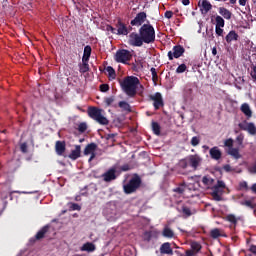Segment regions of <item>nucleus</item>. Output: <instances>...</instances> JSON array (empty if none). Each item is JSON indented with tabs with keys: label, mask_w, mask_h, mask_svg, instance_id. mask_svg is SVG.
<instances>
[{
	"label": "nucleus",
	"mask_w": 256,
	"mask_h": 256,
	"mask_svg": "<svg viewBox=\"0 0 256 256\" xmlns=\"http://www.w3.org/2000/svg\"><path fill=\"white\" fill-rule=\"evenodd\" d=\"M120 87L128 97H135V95H137V89H139V87L143 89L141 81L137 76L125 77L122 81H120Z\"/></svg>",
	"instance_id": "f257e3e1"
},
{
	"label": "nucleus",
	"mask_w": 256,
	"mask_h": 256,
	"mask_svg": "<svg viewBox=\"0 0 256 256\" xmlns=\"http://www.w3.org/2000/svg\"><path fill=\"white\" fill-rule=\"evenodd\" d=\"M140 37H142V41L146 45H151V43H155V28L151 24H143L139 30Z\"/></svg>",
	"instance_id": "f03ea898"
},
{
	"label": "nucleus",
	"mask_w": 256,
	"mask_h": 256,
	"mask_svg": "<svg viewBox=\"0 0 256 256\" xmlns=\"http://www.w3.org/2000/svg\"><path fill=\"white\" fill-rule=\"evenodd\" d=\"M142 183L143 180L141 179V176H139V174H134L131 179L123 185V191L126 195L136 193Z\"/></svg>",
	"instance_id": "7ed1b4c3"
},
{
	"label": "nucleus",
	"mask_w": 256,
	"mask_h": 256,
	"mask_svg": "<svg viewBox=\"0 0 256 256\" xmlns=\"http://www.w3.org/2000/svg\"><path fill=\"white\" fill-rule=\"evenodd\" d=\"M88 116L96 121V123H99V125H107L109 123V119L103 115V109L90 107L88 109Z\"/></svg>",
	"instance_id": "20e7f679"
},
{
	"label": "nucleus",
	"mask_w": 256,
	"mask_h": 256,
	"mask_svg": "<svg viewBox=\"0 0 256 256\" xmlns=\"http://www.w3.org/2000/svg\"><path fill=\"white\" fill-rule=\"evenodd\" d=\"M143 38L141 37V34L138 32H132L128 36V45L131 47H143Z\"/></svg>",
	"instance_id": "39448f33"
},
{
	"label": "nucleus",
	"mask_w": 256,
	"mask_h": 256,
	"mask_svg": "<svg viewBox=\"0 0 256 256\" xmlns=\"http://www.w3.org/2000/svg\"><path fill=\"white\" fill-rule=\"evenodd\" d=\"M149 99L150 101H153L155 111H159L161 107H165V102L163 101V95H161V92L149 95Z\"/></svg>",
	"instance_id": "423d86ee"
},
{
	"label": "nucleus",
	"mask_w": 256,
	"mask_h": 256,
	"mask_svg": "<svg viewBox=\"0 0 256 256\" xmlns=\"http://www.w3.org/2000/svg\"><path fill=\"white\" fill-rule=\"evenodd\" d=\"M131 52L126 49L118 50L115 55V61L117 63H127V61H131Z\"/></svg>",
	"instance_id": "0eeeda50"
},
{
	"label": "nucleus",
	"mask_w": 256,
	"mask_h": 256,
	"mask_svg": "<svg viewBox=\"0 0 256 256\" xmlns=\"http://www.w3.org/2000/svg\"><path fill=\"white\" fill-rule=\"evenodd\" d=\"M185 53V48L181 45H175L172 51L168 52L169 61H173V59H179V57H183Z\"/></svg>",
	"instance_id": "6e6552de"
},
{
	"label": "nucleus",
	"mask_w": 256,
	"mask_h": 256,
	"mask_svg": "<svg viewBox=\"0 0 256 256\" xmlns=\"http://www.w3.org/2000/svg\"><path fill=\"white\" fill-rule=\"evenodd\" d=\"M147 21V13L139 12L133 20L130 21L132 27H143V23Z\"/></svg>",
	"instance_id": "1a4fd4ad"
},
{
	"label": "nucleus",
	"mask_w": 256,
	"mask_h": 256,
	"mask_svg": "<svg viewBox=\"0 0 256 256\" xmlns=\"http://www.w3.org/2000/svg\"><path fill=\"white\" fill-rule=\"evenodd\" d=\"M238 127L242 131H247L250 135H256V127L253 122L244 121L242 123H239Z\"/></svg>",
	"instance_id": "9d476101"
},
{
	"label": "nucleus",
	"mask_w": 256,
	"mask_h": 256,
	"mask_svg": "<svg viewBox=\"0 0 256 256\" xmlns=\"http://www.w3.org/2000/svg\"><path fill=\"white\" fill-rule=\"evenodd\" d=\"M115 173H117V167L113 166L108 171H106L102 175V177H103L104 181H106V183H109V182L115 181V179H117V175Z\"/></svg>",
	"instance_id": "9b49d317"
},
{
	"label": "nucleus",
	"mask_w": 256,
	"mask_h": 256,
	"mask_svg": "<svg viewBox=\"0 0 256 256\" xmlns=\"http://www.w3.org/2000/svg\"><path fill=\"white\" fill-rule=\"evenodd\" d=\"M201 161H203V158L201 156L195 154L190 155L188 158V165L192 167V169L196 170L199 165H201Z\"/></svg>",
	"instance_id": "f8f14e48"
},
{
	"label": "nucleus",
	"mask_w": 256,
	"mask_h": 256,
	"mask_svg": "<svg viewBox=\"0 0 256 256\" xmlns=\"http://www.w3.org/2000/svg\"><path fill=\"white\" fill-rule=\"evenodd\" d=\"M116 35H129V28L119 19L116 23Z\"/></svg>",
	"instance_id": "ddd939ff"
},
{
	"label": "nucleus",
	"mask_w": 256,
	"mask_h": 256,
	"mask_svg": "<svg viewBox=\"0 0 256 256\" xmlns=\"http://www.w3.org/2000/svg\"><path fill=\"white\" fill-rule=\"evenodd\" d=\"M200 11L202 15H207L208 12L213 9V5H211V2L209 0H202V2H199Z\"/></svg>",
	"instance_id": "4468645a"
},
{
	"label": "nucleus",
	"mask_w": 256,
	"mask_h": 256,
	"mask_svg": "<svg viewBox=\"0 0 256 256\" xmlns=\"http://www.w3.org/2000/svg\"><path fill=\"white\" fill-rule=\"evenodd\" d=\"M209 155H210L211 159H213L214 161H219V159H221V157H223V153L217 146H214L209 150Z\"/></svg>",
	"instance_id": "2eb2a0df"
},
{
	"label": "nucleus",
	"mask_w": 256,
	"mask_h": 256,
	"mask_svg": "<svg viewBox=\"0 0 256 256\" xmlns=\"http://www.w3.org/2000/svg\"><path fill=\"white\" fill-rule=\"evenodd\" d=\"M51 226L49 225H45L44 227H42L35 235V239L36 241H41V239L45 238V235H47V233H49V229Z\"/></svg>",
	"instance_id": "dca6fc26"
},
{
	"label": "nucleus",
	"mask_w": 256,
	"mask_h": 256,
	"mask_svg": "<svg viewBox=\"0 0 256 256\" xmlns=\"http://www.w3.org/2000/svg\"><path fill=\"white\" fill-rule=\"evenodd\" d=\"M161 255H173V249L171 248V243L165 242L160 247Z\"/></svg>",
	"instance_id": "f3484780"
},
{
	"label": "nucleus",
	"mask_w": 256,
	"mask_h": 256,
	"mask_svg": "<svg viewBox=\"0 0 256 256\" xmlns=\"http://www.w3.org/2000/svg\"><path fill=\"white\" fill-rule=\"evenodd\" d=\"M67 147H66V144H65V141H56V144H55V151L57 153V155H63V153H65Z\"/></svg>",
	"instance_id": "a211bd4d"
},
{
	"label": "nucleus",
	"mask_w": 256,
	"mask_h": 256,
	"mask_svg": "<svg viewBox=\"0 0 256 256\" xmlns=\"http://www.w3.org/2000/svg\"><path fill=\"white\" fill-rule=\"evenodd\" d=\"M68 157L72 159V161H77V159L81 157V145H76L75 149L71 151Z\"/></svg>",
	"instance_id": "6ab92c4d"
},
{
	"label": "nucleus",
	"mask_w": 256,
	"mask_h": 256,
	"mask_svg": "<svg viewBox=\"0 0 256 256\" xmlns=\"http://www.w3.org/2000/svg\"><path fill=\"white\" fill-rule=\"evenodd\" d=\"M96 246L93 244V242H86L85 244L82 245L80 248V251H86L87 253H93L95 251Z\"/></svg>",
	"instance_id": "aec40b11"
},
{
	"label": "nucleus",
	"mask_w": 256,
	"mask_h": 256,
	"mask_svg": "<svg viewBox=\"0 0 256 256\" xmlns=\"http://www.w3.org/2000/svg\"><path fill=\"white\" fill-rule=\"evenodd\" d=\"M240 111L248 118L253 117V111H251V107L247 103L241 105Z\"/></svg>",
	"instance_id": "412c9836"
},
{
	"label": "nucleus",
	"mask_w": 256,
	"mask_h": 256,
	"mask_svg": "<svg viewBox=\"0 0 256 256\" xmlns=\"http://www.w3.org/2000/svg\"><path fill=\"white\" fill-rule=\"evenodd\" d=\"M240 205H242L243 207H248L249 209H255V197H252L249 200L241 201Z\"/></svg>",
	"instance_id": "4be33fe9"
},
{
	"label": "nucleus",
	"mask_w": 256,
	"mask_h": 256,
	"mask_svg": "<svg viewBox=\"0 0 256 256\" xmlns=\"http://www.w3.org/2000/svg\"><path fill=\"white\" fill-rule=\"evenodd\" d=\"M95 151H97V144L90 143L86 145L84 149V155H91V153H95Z\"/></svg>",
	"instance_id": "5701e85b"
},
{
	"label": "nucleus",
	"mask_w": 256,
	"mask_h": 256,
	"mask_svg": "<svg viewBox=\"0 0 256 256\" xmlns=\"http://www.w3.org/2000/svg\"><path fill=\"white\" fill-rule=\"evenodd\" d=\"M239 39V34H237V32H235L234 30L230 31L227 35L225 40L228 43H231L232 41H238Z\"/></svg>",
	"instance_id": "b1692460"
},
{
	"label": "nucleus",
	"mask_w": 256,
	"mask_h": 256,
	"mask_svg": "<svg viewBox=\"0 0 256 256\" xmlns=\"http://www.w3.org/2000/svg\"><path fill=\"white\" fill-rule=\"evenodd\" d=\"M91 51H93V50L90 45H87L84 47L82 61H89V59L91 57Z\"/></svg>",
	"instance_id": "393cba45"
},
{
	"label": "nucleus",
	"mask_w": 256,
	"mask_h": 256,
	"mask_svg": "<svg viewBox=\"0 0 256 256\" xmlns=\"http://www.w3.org/2000/svg\"><path fill=\"white\" fill-rule=\"evenodd\" d=\"M219 13H220V15H222V17H224V19H231V17H232V13H231V11H229L227 8H224V7H220L219 8Z\"/></svg>",
	"instance_id": "a878e982"
},
{
	"label": "nucleus",
	"mask_w": 256,
	"mask_h": 256,
	"mask_svg": "<svg viewBox=\"0 0 256 256\" xmlns=\"http://www.w3.org/2000/svg\"><path fill=\"white\" fill-rule=\"evenodd\" d=\"M228 155H231V157H233L234 159H241L239 148H229Z\"/></svg>",
	"instance_id": "bb28decb"
},
{
	"label": "nucleus",
	"mask_w": 256,
	"mask_h": 256,
	"mask_svg": "<svg viewBox=\"0 0 256 256\" xmlns=\"http://www.w3.org/2000/svg\"><path fill=\"white\" fill-rule=\"evenodd\" d=\"M202 183L205 187H212L213 183H215V179L211 178L210 176H204L202 178Z\"/></svg>",
	"instance_id": "cd10ccee"
},
{
	"label": "nucleus",
	"mask_w": 256,
	"mask_h": 256,
	"mask_svg": "<svg viewBox=\"0 0 256 256\" xmlns=\"http://www.w3.org/2000/svg\"><path fill=\"white\" fill-rule=\"evenodd\" d=\"M118 107L122 109V111H126L127 113H131V105L125 101H120L118 103Z\"/></svg>",
	"instance_id": "c85d7f7f"
},
{
	"label": "nucleus",
	"mask_w": 256,
	"mask_h": 256,
	"mask_svg": "<svg viewBox=\"0 0 256 256\" xmlns=\"http://www.w3.org/2000/svg\"><path fill=\"white\" fill-rule=\"evenodd\" d=\"M162 235L163 237H167L168 239H173V237H175V233L173 232V230L168 227L164 228Z\"/></svg>",
	"instance_id": "c756f323"
},
{
	"label": "nucleus",
	"mask_w": 256,
	"mask_h": 256,
	"mask_svg": "<svg viewBox=\"0 0 256 256\" xmlns=\"http://www.w3.org/2000/svg\"><path fill=\"white\" fill-rule=\"evenodd\" d=\"M225 187V182H223L222 180H218L217 184L212 187V191H222L223 189H225Z\"/></svg>",
	"instance_id": "7c9ffc66"
},
{
	"label": "nucleus",
	"mask_w": 256,
	"mask_h": 256,
	"mask_svg": "<svg viewBox=\"0 0 256 256\" xmlns=\"http://www.w3.org/2000/svg\"><path fill=\"white\" fill-rule=\"evenodd\" d=\"M152 131L154 135H161V125L157 122H152Z\"/></svg>",
	"instance_id": "2f4dec72"
},
{
	"label": "nucleus",
	"mask_w": 256,
	"mask_h": 256,
	"mask_svg": "<svg viewBox=\"0 0 256 256\" xmlns=\"http://www.w3.org/2000/svg\"><path fill=\"white\" fill-rule=\"evenodd\" d=\"M210 237L212 239H219V237H221V230H219V228L212 229L210 231Z\"/></svg>",
	"instance_id": "473e14b6"
},
{
	"label": "nucleus",
	"mask_w": 256,
	"mask_h": 256,
	"mask_svg": "<svg viewBox=\"0 0 256 256\" xmlns=\"http://www.w3.org/2000/svg\"><path fill=\"white\" fill-rule=\"evenodd\" d=\"M106 71L110 79H115L117 77L115 69L112 66L106 67Z\"/></svg>",
	"instance_id": "72a5a7b5"
},
{
	"label": "nucleus",
	"mask_w": 256,
	"mask_h": 256,
	"mask_svg": "<svg viewBox=\"0 0 256 256\" xmlns=\"http://www.w3.org/2000/svg\"><path fill=\"white\" fill-rule=\"evenodd\" d=\"M79 71L80 73H87V71H89V61H83Z\"/></svg>",
	"instance_id": "f704fd0d"
},
{
	"label": "nucleus",
	"mask_w": 256,
	"mask_h": 256,
	"mask_svg": "<svg viewBox=\"0 0 256 256\" xmlns=\"http://www.w3.org/2000/svg\"><path fill=\"white\" fill-rule=\"evenodd\" d=\"M216 27H225V20L221 16H216Z\"/></svg>",
	"instance_id": "c9c22d12"
},
{
	"label": "nucleus",
	"mask_w": 256,
	"mask_h": 256,
	"mask_svg": "<svg viewBox=\"0 0 256 256\" xmlns=\"http://www.w3.org/2000/svg\"><path fill=\"white\" fill-rule=\"evenodd\" d=\"M191 249H192V251H196V253H199V251L202 249L201 243L192 242L191 243Z\"/></svg>",
	"instance_id": "e433bc0d"
},
{
	"label": "nucleus",
	"mask_w": 256,
	"mask_h": 256,
	"mask_svg": "<svg viewBox=\"0 0 256 256\" xmlns=\"http://www.w3.org/2000/svg\"><path fill=\"white\" fill-rule=\"evenodd\" d=\"M174 253L178 256H195V252H193V250H186L185 255L181 254L179 250L174 251Z\"/></svg>",
	"instance_id": "4c0bfd02"
},
{
	"label": "nucleus",
	"mask_w": 256,
	"mask_h": 256,
	"mask_svg": "<svg viewBox=\"0 0 256 256\" xmlns=\"http://www.w3.org/2000/svg\"><path fill=\"white\" fill-rule=\"evenodd\" d=\"M226 221H229V223H232V225H237V217H235L233 214L227 215Z\"/></svg>",
	"instance_id": "58836bf2"
},
{
	"label": "nucleus",
	"mask_w": 256,
	"mask_h": 256,
	"mask_svg": "<svg viewBox=\"0 0 256 256\" xmlns=\"http://www.w3.org/2000/svg\"><path fill=\"white\" fill-rule=\"evenodd\" d=\"M212 197L214 199V201H222L223 198L219 195V193H221V191L219 190H212Z\"/></svg>",
	"instance_id": "ea45409f"
},
{
	"label": "nucleus",
	"mask_w": 256,
	"mask_h": 256,
	"mask_svg": "<svg viewBox=\"0 0 256 256\" xmlns=\"http://www.w3.org/2000/svg\"><path fill=\"white\" fill-rule=\"evenodd\" d=\"M143 239H144V241H147V243H149V241H151V239H153V232H151V231L144 232Z\"/></svg>",
	"instance_id": "a19ab883"
},
{
	"label": "nucleus",
	"mask_w": 256,
	"mask_h": 256,
	"mask_svg": "<svg viewBox=\"0 0 256 256\" xmlns=\"http://www.w3.org/2000/svg\"><path fill=\"white\" fill-rule=\"evenodd\" d=\"M77 131H79V133H85V131H87V123L81 122L78 124Z\"/></svg>",
	"instance_id": "79ce46f5"
},
{
	"label": "nucleus",
	"mask_w": 256,
	"mask_h": 256,
	"mask_svg": "<svg viewBox=\"0 0 256 256\" xmlns=\"http://www.w3.org/2000/svg\"><path fill=\"white\" fill-rule=\"evenodd\" d=\"M182 213L186 217H191L193 215V213H191V209L187 206H182Z\"/></svg>",
	"instance_id": "37998d69"
},
{
	"label": "nucleus",
	"mask_w": 256,
	"mask_h": 256,
	"mask_svg": "<svg viewBox=\"0 0 256 256\" xmlns=\"http://www.w3.org/2000/svg\"><path fill=\"white\" fill-rule=\"evenodd\" d=\"M114 101H115V96H111V97L105 98L104 103L105 105H107V107H109L113 105Z\"/></svg>",
	"instance_id": "c03bdc74"
},
{
	"label": "nucleus",
	"mask_w": 256,
	"mask_h": 256,
	"mask_svg": "<svg viewBox=\"0 0 256 256\" xmlns=\"http://www.w3.org/2000/svg\"><path fill=\"white\" fill-rule=\"evenodd\" d=\"M199 143H201V140L199 139V137L194 136L191 139V145L192 147H197V145H199Z\"/></svg>",
	"instance_id": "a18cd8bd"
},
{
	"label": "nucleus",
	"mask_w": 256,
	"mask_h": 256,
	"mask_svg": "<svg viewBox=\"0 0 256 256\" xmlns=\"http://www.w3.org/2000/svg\"><path fill=\"white\" fill-rule=\"evenodd\" d=\"M251 72L250 75L252 77V79H254L256 81V64H252L250 66Z\"/></svg>",
	"instance_id": "49530a36"
},
{
	"label": "nucleus",
	"mask_w": 256,
	"mask_h": 256,
	"mask_svg": "<svg viewBox=\"0 0 256 256\" xmlns=\"http://www.w3.org/2000/svg\"><path fill=\"white\" fill-rule=\"evenodd\" d=\"M187 71V65L181 64L177 67L176 73H185Z\"/></svg>",
	"instance_id": "de8ad7c7"
},
{
	"label": "nucleus",
	"mask_w": 256,
	"mask_h": 256,
	"mask_svg": "<svg viewBox=\"0 0 256 256\" xmlns=\"http://www.w3.org/2000/svg\"><path fill=\"white\" fill-rule=\"evenodd\" d=\"M150 72H151L153 81H157V79H159V76L157 75V69L152 67L150 69Z\"/></svg>",
	"instance_id": "09e8293b"
},
{
	"label": "nucleus",
	"mask_w": 256,
	"mask_h": 256,
	"mask_svg": "<svg viewBox=\"0 0 256 256\" xmlns=\"http://www.w3.org/2000/svg\"><path fill=\"white\" fill-rule=\"evenodd\" d=\"M224 145L225 147H229V149L233 148V138L226 139Z\"/></svg>",
	"instance_id": "8fccbe9b"
},
{
	"label": "nucleus",
	"mask_w": 256,
	"mask_h": 256,
	"mask_svg": "<svg viewBox=\"0 0 256 256\" xmlns=\"http://www.w3.org/2000/svg\"><path fill=\"white\" fill-rule=\"evenodd\" d=\"M215 32L218 37H223V27L215 26Z\"/></svg>",
	"instance_id": "3c124183"
},
{
	"label": "nucleus",
	"mask_w": 256,
	"mask_h": 256,
	"mask_svg": "<svg viewBox=\"0 0 256 256\" xmlns=\"http://www.w3.org/2000/svg\"><path fill=\"white\" fill-rule=\"evenodd\" d=\"M100 91L102 93H107V91H109V84H101L100 85Z\"/></svg>",
	"instance_id": "603ef678"
},
{
	"label": "nucleus",
	"mask_w": 256,
	"mask_h": 256,
	"mask_svg": "<svg viewBox=\"0 0 256 256\" xmlns=\"http://www.w3.org/2000/svg\"><path fill=\"white\" fill-rule=\"evenodd\" d=\"M179 165L182 169H187V167L189 166V162H187V160L183 159V160H180Z\"/></svg>",
	"instance_id": "864d4df0"
},
{
	"label": "nucleus",
	"mask_w": 256,
	"mask_h": 256,
	"mask_svg": "<svg viewBox=\"0 0 256 256\" xmlns=\"http://www.w3.org/2000/svg\"><path fill=\"white\" fill-rule=\"evenodd\" d=\"M174 193H178L179 195H183L185 193V188L183 187H176L173 189Z\"/></svg>",
	"instance_id": "5fc2aeb1"
},
{
	"label": "nucleus",
	"mask_w": 256,
	"mask_h": 256,
	"mask_svg": "<svg viewBox=\"0 0 256 256\" xmlns=\"http://www.w3.org/2000/svg\"><path fill=\"white\" fill-rule=\"evenodd\" d=\"M71 209H72V211H81V207L77 203H72Z\"/></svg>",
	"instance_id": "6e6d98bb"
},
{
	"label": "nucleus",
	"mask_w": 256,
	"mask_h": 256,
	"mask_svg": "<svg viewBox=\"0 0 256 256\" xmlns=\"http://www.w3.org/2000/svg\"><path fill=\"white\" fill-rule=\"evenodd\" d=\"M207 36L210 39V41H213L215 39V36L213 35V28L207 31Z\"/></svg>",
	"instance_id": "4d7b16f0"
},
{
	"label": "nucleus",
	"mask_w": 256,
	"mask_h": 256,
	"mask_svg": "<svg viewBox=\"0 0 256 256\" xmlns=\"http://www.w3.org/2000/svg\"><path fill=\"white\" fill-rule=\"evenodd\" d=\"M164 17H165L166 19H172V17H173V11H170V10L166 11V12L164 13Z\"/></svg>",
	"instance_id": "13d9d810"
},
{
	"label": "nucleus",
	"mask_w": 256,
	"mask_h": 256,
	"mask_svg": "<svg viewBox=\"0 0 256 256\" xmlns=\"http://www.w3.org/2000/svg\"><path fill=\"white\" fill-rule=\"evenodd\" d=\"M20 151H21L22 153H27V143H22V144L20 145Z\"/></svg>",
	"instance_id": "bf43d9fd"
},
{
	"label": "nucleus",
	"mask_w": 256,
	"mask_h": 256,
	"mask_svg": "<svg viewBox=\"0 0 256 256\" xmlns=\"http://www.w3.org/2000/svg\"><path fill=\"white\" fill-rule=\"evenodd\" d=\"M121 171H130L131 170V166H129V164H124L123 166H121Z\"/></svg>",
	"instance_id": "052dcab7"
},
{
	"label": "nucleus",
	"mask_w": 256,
	"mask_h": 256,
	"mask_svg": "<svg viewBox=\"0 0 256 256\" xmlns=\"http://www.w3.org/2000/svg\"><path fill=\"white\" fill-rule=\"evenodd\" d=\"M250 253H253V255H256V245L252 244L249 248Z\"/></svg>",
	"instance_id": "680f3d73"
},
{
	"label": "nucleus",
	"mask_w": 256,
	"mask_h": 256,
	"mask_svg": "<svg viewBox=\"0 0 256 256\" xmlns=\"http://www.w3.org/2000/svg\"><path fill=\"white\" fill-rule=\"evenodd\" d=\"M236 141H237L240 145H243V135L237 136Z\"/></svg>",
	"instance_id": "e2e57ef3"
},
{
	"label": "nucleus",
	"mask_w": 256,
	"mask_h": 256,
	"mask_svg": "<svg viewBox=\"0 0 256 256\" xmlns=\"http://www.w3.org/2000/svg\"><path fill=\"white\" fill-rule=\"evenodd\" d=\"M239 187L240 189H247L248 187L247 182H240Z\"/></svg>",
	"instance_id": "0e129e2a"
},
{
	"label": "nucleus",
	"mask_w": 256,
	"mask_h": 256,
	"mask_svg": "<svg viewBox=\"0 0 256 256\" xmlns=\"http://www.w3.org/2000/svg\"><path fill=\"white\" fill-rule=\"evenodd\" d=\"M223 169H224V171H226L227 173H229V172H231V165L226 164V165H224Z\"/></svg>",
	"instance_id": "69168bd1"
},
{
	"label": "nucleus",
	"mask_w": 256,
	"mask_h": 256,
	"mask_svg": "<svg viewBox=\"0 0 256 256\" xmlns=\"http://www.w3.org/2000/svg\"><path fill=\"white\" fill-rule=\"evenodd\" d=\"M191 1L190 0H182V4L187 7V5H190Z\"/></svg>",
	"instance_id": "338daca9"
},
{
	"label": "nucleus",
	"mask_w": 256,
	"mask_h": 256,
	"mask_svg": "<svg viewBox=\"0 0 256 256\" xmlns=\"http://www.w3.org/2000/svg\"><path fill=\"white\" fill-rule=\"evenodd\" d=\"M251 191H253V193H256V184H253V185H252Z\"/></svg>",
	"instance_id": "774afa93"
}]
</instances>
